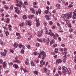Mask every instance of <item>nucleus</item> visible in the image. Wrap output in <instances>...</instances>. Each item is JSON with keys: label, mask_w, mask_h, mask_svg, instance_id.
<instances>
[{"label": "nucleus", "mask_w": 76, "mask_h": 76, "mask_svg": "<svg viewBox=\"0 0 76 76\" xmlns=\"http://www.w3.org/2000/svg\"><path fill=\"white\" fill-rule=\"evenodd\" d=\"M41 56H42V59L44 60L45 58V57H46V53L44 51H41L39 53L38 58H41Z\"/></svg>", "instance_id": "1"}, {"label": "nucleus", "mask_w": 76, "mask_h": 76, "mask_svg": "<svg viewBox=\"0 0 76 76\" xmlns=\"http://www.w3.org/2000/svg\"><path fill=\"white\" fill-rule=\"evenodd\" d=\"M62 60L61 59H56V64H58L59 63H61Z\"/></svg>", "instance_id": "2"}, {"label": "nucleus", "mask_w": 76, "mask_h": 76, "mask_svg": "<svg viewBox=\"0 0 76 76\" xmlns=\"http://www.w3.org/2000/svg\"><path fill=\"white\" fill-rule=\"evenodd\" d=\"M49 35H50L51 37H53V38L55 39H57V38L56 37L55 35H54V34L53 33V32H49Z\"/></svg>", "instance_id": "3"}, {"label": "nucleus", "mask_w": 76, "mask_h": 76, "mask_svg": "<svg viewBox=\"0 0 76 76\" xmlns=\"http://www.w3.org/2000/svg\"><path fill=\"white\" fill-rule=\"evenodd\" d=\"M26 24L27 25H28L29 26H31L32 24H31V22L29 20H26Z\"/></svg>", "instance_id": "4"}, {"label": "nucleus", "mask_w": 76, "mask_h": 76, "mask_svg": "<svg viewBox=\"0 0 76 76\" xmlns=\"http://www.w3.org/2000/svg\"><path fill=\"white\" fill-rule=\"evenodd\" d=\"M62 70L63 71H67V69L65 66H63L62 68Z\"/></svg>", "instance_id": "5"}, {"label": "nucleus", "mask_w": 76, "mask_h": 76, "mask_svg": "<svg viewBox=\"0 0 76 76\" xmlns=\"http://www.w3.org/2000/svg\"><path fill=\"white\" fill-rule=\"evenodd\" d=\"M13 62H15V63H21V61L19 60H13Z\"/></svg>", "instance_id": "6"}, {"label": "nucleus", "mask_w": 76, "mask_h": 76, "mask_svg": "<svg viewBox=\"0 0 76 76\" xmlns=\"http://www.w3.org/2000/svg\"><path fill=\"white\" fill-rule=\"evenodd\" d=\"M69 19V15H67L64 18V20L66 21L67 19Z\"/></svg>", "instance_id": "7"}, {"label": "nucleus", "mask_w": 76, "mask_h": 76, "mask_svg": "<svg viewBox=\"0 0 76 76\" xmlns=\"http://www.w3.org/2000/svg\"><path fill=\"white\" fill-rule=\"evenodd\" d=\"M40 63L42 65H44V64H45V61H44L43 60H42L40 61Z\"/></svg>", "instance_id": "8"}, {"label": "nucleus", "mask_w": 76, "mask_h": 76, "mask_svg": "<svg viewBox=\"0 0 76 76\" xmlns=\"http://www.w3.org/2000/svg\"><path fill=\"white\" fill-rule=\"evenodd\" d=\"M6 62L4 61L3 63V67L4 69L5 68V67H6Z\"/></svg>", "instance_id": "9"}, {"label": "nucleus", "mask_w": 76, "mask_h": 76, "mask_svg": "<svg viewBox=\"0 0 76 76\" xmlns=\"http://www.w3.org/2000/svg\"><path fill=\"white\" fill-rule=\"evenodd\" d=\"M30 10H31L32 11V13H33V14H35V10L33 9L32 7H31L30 8Z\"/></svg>", "instance_id": "10"}, {"label": "nucleus", "mask_w": 76, "mask_h": 76, "mask_svg": "<svg viewBox=\"0 0 76 76\" xmlns=\"http://www.w3.org/2000/svg\"><path fill=\"white\" fill-rule=\"evenodd\" d=\"M34 15H30L28 16V18L30 19H32V18H33L34 17Z\"/></svg>", "instance_id": "11"}, {"label": "nucleus", "mask_w": 76, "mask_h": 76, "mask_svg": "<svg viewBox=\"0 0 76 76\" xmlns=\"http://www.w3.org/2000/svg\"><path fill=\"white\" fill-rule=\"evenodd\" d=\"M50 41L49 38H47L46 39V42L48 45H49V42H50Z\"/></svg>", "instance_id": "12"}, {"label": "nucleus", "mask_w": 76, "mask_h": 76, "mask_svg": "<svg viewBox=\"0 0 76 76\" xmlns=\"http://www.w3.org/2000/svg\"><path fill=\"white\" fill-rule=\"evenodd\" d=\"M13 66L14 68H15V69H18V67H19V66H18L16 64H14L13 65Z\"/></svg>", "instance_id": "13"}, {"label": "nucleus", "mask_w": 76, "mask_h": 76, "mask_svg": "<svg viewBox=\"0 0 76 76\" xmlns=\"http://www.w3.org/2000/svg\"><path fill=\"white\" fill-rule=\"evenodd\" d=\"M14 46L15 48H17L18 46V44L17 43H15L14 44Z\"/></svg>", "instance_id": "14"}, {"label": "nucleus", "mask_w": 76, "mask_h": 76, "mask_svg": "<svg viewBox=\"0 0 76 76\" xmlns=\"http://www.w3.org/2000/svg\"><path fill=\"white\" fill-rule=\"evenodd\" d=\"M56 6L58 9H60V5L59 4H56Z\"/></svg>", "instance_id": "15"}, {"label": "nucleus", "mask_w": 76, "mask_h": 76, "mask_svg": "<svg viewBox=\"0 0 76 76\" xmlns=\"http://www.w3.org/2000/svg\"><path fill=\"white\" fill-rule=\"evenodd\" d=\"M1 55H2V56H3V57H4V56H6V53L4 52H1Z\"/></svg>", "instance_id": "16"}, {"label": "nucleus", "mask_w": 76, "mask_h": 76, "mask_svg": "<svg viewBox=\"0 0 76 76\" xmlns=\"http://www.w3.org/2000/svg\"><path fill=\"white\" fill-rule=\"evenodd\" d=\"M42 32H40L38 34V37H41V35H42Z\"/></svg>", "instance_id": "17"}, {"label": "nucleus", "mask_w": 76, "mask_h": 76, "mask_svg": "<svg viewBox=\"0 0 76 76\" xmlns=\"http://www.w3.org/2000/svg\"><path fill=\"white\" fill-rule=\"evenodd\" d=\"M45 17L48 20L50 19V18H49V16L48 15H45Z\"/></svg>", "instance_id": "18"}, {"label": "nucleus", "mask_w": 76, "mask_h": 76, "mask_svg": "<svg viewBox=\"0 0 76 76\" xmlns=\"http://www.w3.org/2000/svg\"><path fill=\"white\" fill-rule=\"evenodd\" d=\"M44 69L45 70V73H47V72H48V69H47V68L44 67Z\"/></svg>", "instance_id": "19"}, {"label": "nucleus", "mask_w": 76, "mask_h": 76, "mask_svg": "<svg viewBox=\"0 0 76 76\" xmlns=\"http://www.w3.org/2000/svg\"><path fill=\"white\" fill-rule=\"evenodd\" d=\"M23 19H26L27 18V17L26 16V15H24L23 16Z\"/></svg>", "instance_id": "20"}, {"label": "nucleus", "mask_w": 76, "mask_h": 76, "mask_svg": "<svg viewBox=\"0 0 76 76\" xmlns=\"http://www.w3.org/2000/svg\"><path fill=\"white\" fill-rule=\"evenodd\" d=\"M35 74H36L37 75H38L39 72L38 71H34V72Z\"/></svg>", "instance_id": "21"}, {"label": "nucleus", "mask_w": 76, "mask_h": 76, "mask_svg": "<svg viewBox=\"0 0 76 76\" xmlns=\"http://www.w3.org/2000/svg\"><path fill=\"white\" fill-rule=\"evenodd\" d=\"M67 14H63L62 15L61 17L62 18H64V17H66V16H67Z\"/></svg>", "instance_id": "22"}, {"label": "nucleus", "mask_w": 76, "mask_h": 76, "mask_svg": "<svg viewBox=\"0 0 76 76\" xmlns=\"http://www.w3.org/2000/svg\"><path fill=\"white\" fill-rule=\"evenodd\" d=\"M66 72H67V71H62V72L63 74L64 75H66Z\"/></svg>", "instance_id": "23"}, {"label": "nucleus", "mask_w": 76, "mask_h": 76, "mask_svg": "<svg viewBox=\"0 0 76 76\" xmlns=\"http://www.w3.org/2000/svg\"><path fill=\"white\" fill-rule=\"evenodd\" d=\"M55 52L56 53H58V49L56 48L55 50Z\"/></svg>", "instance_id": "24"}, {"label": "nucleus", "mask_w": 76, "mask_h": 76, "mask_svg": "<svg viewBox=\"0 0 76 76\" xmlns=\"http://www.w3.org/2000/svg\"><path fill=\"white\" fill-rule=\"evenodd\" d=\"M4 7L6 8V10H8L9 9V7L6 5L4 6Z\"/></svg>", "instance_id": "25"}, {"label": "nucleus", "mask_w": 76, "mask_h": 76, "mask_svg": "<svg viewBox=\"0 0 76 76\" xmlns=\"http://www.w3.org/2000/svg\"><path fill=\"white\" fill-rule=\"evenodd\" d=\"M13 6L11 5L10 7V9L11 10H13Z\"/></svg>", "instance_id": "26"}, {"label": "nucleus", "mask_w": 76, "mask_h": 76, "mask_svg": "<svg viewBox=\"0 0 76 76\" xmlns=\"http://www.w3.org/2000/svg\"><path fill=\"white\" fill-rule=\"evenodd\" d=\"M5 34H6V36H7L9 35V33L8 31H6L5 32Z\"/></svg>", "instance_id": "27"}, {"label": "nucleus", "mask_w": 76, "mask_h": 76, "mask_svg": "<svg viewBox=\"0 0 76 76\" xmlns=\"http://www.w3.org/2000/svg\"><path fill=\"white\" fill-rule=\"evenodd\" d=\"M20 53L21 54H24V50H22L20 52Z\"/></svg>", "instance_id": "28"}, {"label": "nucleus", "mask_w": 76, "mask_h": 76, "mask_svg": "<svg viewBox=\"0 0 76 76\" xmlns=\"http://www.w3.org/2000/svg\"><path fill=\"white\" fill-rule=\"evenodd\" d=\"M16 36H17L18 37H19L20 36V33L16 32Z\"/></svg>", "instance_id": "29"}, {"label": "nucleus", "mask_w": 76, "mask_h": 76, "mask_svg": "<svg viewBox=\"0 0 76 76\" xmlns=\"http://www.w3.org/2000/svg\"><path fill=\"white\" fill-rule=\"evenodd\" d=\"M31 63L32 66H35V64H34V63L33 62L31 61Z\"/></svg>", "instance_id": "30"}, {"label": "nucleus", "mask_w": 76, "mask_h": 76, "mask_svg": "<svg viewBox=\"0 0 76 76\" xmlns=\"http://www.w3.org/2000/svg\"><path fill=\"white\" fill-rule=\"evenodd\" d=\"M25 64L27 66H29V62L27 61H26L25 62Z\"/></svg>", "instance_id": "31"}, {"label": "nucleus", "mask_w": 76, "mask_h": 76, "mask_svg": "<svg viewBox=\"0 0 76 76\" xmlns=\"http://www.w3.org/2000/svg\"><path fill=\"white\" fill-rule=\"evenodd\" d=\"M40 25V24L39 23H37L36 24V26L37 27L39 26Z\"/></svg>", "instance_id": "32"}, {"label": "nucleus", "mask_w": 76, "mask_h": 76, "mask_svg": "<svg viewBox=\"0 0 76 76\" xmlns=\"http://www.w3.org/2000/svg\"><path fill=\"white\" fill-rule=\"evenodd\" d=\"M54 43V40H51L50 42V45H51V44H53Z\"/></svg>", "instance_id": "33"}, {"label": "nucleus", "mask_w": 76, "mask_h": 76, "mask_svg": "<svg viewBox=\"0 0 76 76\" xmlns=\"http://www.w3.org/2000/svg\"><path fill=\"white\" fill-rule=\"evenodd\" d=\"M67 71L68 72L69 74H70V73H71V71L70 69H69V70L68 69Z\"/></svg>", "instance_id": "34"}, {"label": "nucleus", "mask_w": 76, "mask_h": 76, "mask_svg": "<svg viewBox=\"0 0 76 76\" xmlns=\"http://www.w3.org/2000/svg\"><path fill=\"white\" fill-rule=\"evenodd\" d=\"M9 20H10V19L9 18H7V20L6 21V23H9Z\"/></svg>", "instance_id": "35"}, {"label": "nucleus", "mask_w": 76, "mask_h": 76, "mask_svg": "<svg viewBox=\"0 0 76 76\" xmlns=\"http://www.w3.org/2000/svg\"><path fill=\"white\" fill-rule=\"evenodd\" d=\"M16 6H19V7H20V8H21V7H22V6H20L19 4H16Z\"/></svg>", "instance_id": "36"}, {"label": "nucleus", "mask_w": 76, "mask_h": 76, "mask_svg": "<svg viewBox=\"0 0 76 76\" xmlns=\"http://www.w3.org/2000/svg\"><path fill=\"white\" fill-rule=\"evenodd\" d=\"M27 47L28 49H31V46H30V45H28L27 46Z\"/></svg>", "instance_id": "37"}, {"label": "nucleus", "mask_w": 76, "mask_h": 76, "mask_svg": "<svg viewBox=\"0 0 76 76\" xmlns=\"http://www.w3.org/2000/svg\"><path fill=\"white\" fill-rule=\"evenodd\" d=\"M73 19H76V16L73 15L72 16Z\"/></svg>", "instance_id": "38"}, {"label": "nucleus", "mask_w": 76, "mask_h": 76, "mask_svg": "<svg viewBox=\"0 0 76 76\" xmlns=\"http://www.w3.org/2000/svg\"><path fill=\"white\" fill-rule=\"evenodd\" d=\"M24 4H25L26 5H28V2H27V1H25L24 2Z\"/></svg>", "instance_id": "39"}, {"label": "nucleus", "mask_w": 76, "mask_h": 76, "mask_svg": "<svg viewBox=\"0 0 76 76\" xmlns=\"http://www.w3.org/2000/svg\"><path fill=\"white\" fill-rule=\"evenodd\" d=\"M37 40L38 41H39V42H42V40L41 39H39V38H37Z\"/></svg>", "instance_id": "40"}, {"label": "nucleus", "mask_w": 76, "mask_h": 76, "mask_svg": "<svg viewBox=\"0 0 76 76\" xmlns=\"http://www.w3.org/2000/svg\"><path fill=\"white\" fill-rule=\"evenodd\" d=\"M49 12V11H48V10H46L45 11V13L46 14H47V13H48Z\"/></svg>", "instance_id": "41"}, {"label": "nucleus", "mask_w": 76, "mask_h": 76, "mask_svg": "<svg viewBox=\"0 0 76 76\" xmlns=\"http://www.w3.org/2000/svg\"><path fill=\"white\" fill-rule=\"evenodd\" d=\"M10 52L12 53H14V51L13 50H11V49H10Z\"/></svg>", "instance_id": "42"}, {"label": "nucleus", "mask_w": 76, "mask_h": 76, "mask_svg": "<svg viewBox=\"0 0 76 76\" xmlns=\"http://www.w3.org/2000/svg\"><path fill=\"white\" fill-rule=\"evenodd\" d=\"M38 12H39V14H41V10L40 9L38 10Z\"/></svg>", "instance_id": "43"}, {"label": "nucleus", "mask_w": 76, "mask_h": 76, "mask_svg": "<svg viewBox=\"0 0 76 76\" xmlns=\"http://www.w3.org/2000/svg\"><path fill=\"white\" fill-rule=\"evenodd\" d=\"M0 44H1L2 45H3V41H0Z\"/></svg>", "instance_id": "44"}, {"label": "nucleus", "mask_w": 76, "mask_h": 76, "mask_svg": "<svg viewBox=\"0 0 76 76\" xmlns=\"http://www.w3.org/2000/svg\"><path fill=\"white\" fill-rule=\"evenodd\" d=\"M72 31H73V29L72 28H69V32H72Z\"/></svg>", "instance_id": "45"}, {"label": "nucleus", "mask_w": 76, "mask_h": 76, "mask_svg": "<svg viewBox=\"0 0 76 76\" xmlns=\"http://www.w3.org/2000/svg\"><path fill=\"white\" fill-rule=\"evenodd\" d=\"M19 4H20V5L21 6L22 5V2L20 1Z\"/></svg>", "instance_id": "46"}, {"label": "nucleus", "mask_w": 76, "mask_h": 76, "mask_svg": "<svg viewBox=\"0 0 76 76\" xmlns=\"http://www.w3.org/2000/svg\"><path fill=\"white\" fill-rule=\"evenodd\" d=\"M68 26V27H69V28H72V26H71V24H70V23L69 24Z\"/></svg>", "instance_id": "47"}, {"label": "nucleus", "mask_w": 76, "mask_h": 76, "mask_svg": "<svg viewBox=\"0 0 76 76\" xmlns=\"http://www.w3.org/2000/svg\"><path fill=\"white\" fill-rule=\"evenodd\" d=\"M36 22L37 23H39V19L36 18Z\"/></svg>", "instance_id": "48"}, {"label": "nucleus", "mask_w": 76, "mask_h": 76, "mask_svg": "<svg viewBox=\"0 0 76 76\" xmlns=\"http://www.w3.org/2000/svg\"><path fill=\"white\" fill-rule=\"evenodd\" d=\"M25 25L24 23H23L21 24L20 25V26H23V25Z\"/></svg>", "instance_id": "49"}, {"label": "nucleus", "mask_w": 76, "mask_h": 76, "mask_svg": "<svg viewBox=\"0 0 76 76\" xmlns=\"http://www.w3.org/2000/svg\"><path fill=\"white\" fill-rule=\"evenodd\" d=\"M34 55H37V52H34L33 53Z\"/></svg>", "instance_id": "50"}, {"label": "nucleus", "mask_w": 76, "mask_h": 76, "mask_svg": "<svg viewBox=\"0 0 76 76\" xmlns=\"http://www.w3.org/2000/svg\"><path fill=\"white\" fill-rule=\"evenodd\" d=\"M22 44H20L19 45V48H22Z\"/></svg>", "instance_id": "51"}, {"label": "nucleus", "mask_w": 76, "mask_h": 76, "mask_svg": "<svg viewBox=\"0 0 76 76\" xmlns=\"http://www.w3.org/2000/svg\"><path fill=\"white\" fill-rule=\"evenodd\" d=\"M69 16V17H70V18H72V14H67Z\"/></svg>", "instance_id": "52"}, {"label": "nucleus", "mask_w": 76, "mask_h": 76, "mask_svg": "<svg viewBox=\"0 0 76 76\" xmlns=\"http://www.w3.org/2000/svg\"><path fill=\"white\" fill-rule=\"evenodd\" d=\"M9 65H10V66H12V65H13V64L12 62H10L9 64Z\"/></svg>", "instance_id": "53"}, {"label": "nucleus", "mask_w": 76, "mask_h": 76, "mask_svg": "<svg viewBox=\"0 0 76 76\" xmlns=\"http://www.w3.org/2000/svg\"><path fill=\"white\" fill-rule=\"evenodd\" d=\"M66 58H64L63 59V62L64 63H66Z\"/></svg>", "instance_id": "54"}, {"label": "nucleus", "mask_w": 76, "mask_h": 76, "mask_svg": "<svg viewBox=\"0 0 76 76\" xmlns=\"http://www.w3.org/2000/svg\"><path fill=\"white\" fill-rule=\"evenodd\" d=\"M49 24L51 25H53V22H52V21H50L49 22Z\"/></svg>", "instance_id": "55"}, {"label": "nucleus", "mask_w": 76, "mask_h": 76, "mask_svg": "<svg viewBox=\"0 0 76 76\" xmlns=\"http://www.w3.org/2000/svg\"><path fill=\"white\" fill-rule=\"evenodd\" d=\"M73 16H76V13L75 12H73Z\"/></svg>", "instance_id": "56"}, {"label": "nucleus", "mask_w": 76, "mask_h": 76, "mask_svg": "<svg viewBox=\"0 0 76 76\" xmlns=\"http://www.w3.org/2000/svg\"><path fill=\"white\" fill-rule=\"evenodd\" d=\"M3 63V60L1 59H0V64Z\"/></svg>", "instance_id": "57"}, {"label": "nucleus", "mask_w": 76, "mask_h": 76, "mask_svg": "<svg viewBox=\"0 0 76 76\" xmlns=\"http://www.w3.org/2000/svg\"><path fill=\"white\" fill-rule=\"evenodd\" d=\"M58 73H59V75L61 74V72L60 71H58Z\"/></svg>", "instance_id": "58"}, {"label": "nucleus", "mask_w": 76, "mask_h": 76, "mask_svg": "<svg viewBox=\"0 0 76 76\" xmlns=\"http://www.w3.org/2000/svg\"><path fill=\"white\" fill-rule=\"evenodd\" d=\"M22 38V37L20 36L19 37H17V39H20V38Z\"/></svg>", "instance_id": "59"}, {"label": "nucleus", "mask_w": 76, "mask_h": 76, "mask_svg": "<svg viewBox=\"0 0 76 76\" xmlns=\"http://www.w3.org/2000/svg\"><path fill=\"white\" fill-rule=\"evenodd\" d=\"M36 46H37V47H39V43H37Z\"/></svg>", "instance_id": "60"}, {"label": "nucleus", "mask_w": 76, "mask_h": 76, "mask_svg": "<svg viewBox=\"0 0 76 76\" xmlns=\"http://www.w3.org/2000/svg\"><path fill=\"white\" fill-rule=\"evenodd\" d=\"M48 30H47L45 32V34H48Z\"/></svg>", "instance_id": "61"}, {"label": "nucleus", "mask_w": 76, "mask_h": 76, "mask_svg": "<svg viewBox=\"0 0 76 76\" xmlns=\"http://www.w3.org/2000/svg\"><path fill=\"white\" fill-rule=\"evenodd\" d=\"M76 22V21L75 20H72V23H75Z\"/></svg>", "instance_id": "62"}, {"label": "nucleus", "mask_w": 76, "mask_h": 76, "mask_svg": "<svg viewBox=\"0 0 76 76\" xmlns=\"http://www.w3.org/2000/svg\"><path fill=\"white\" fill-rule=\"evenodd\" d=\"M52 13H56V10H54L53 11Z\"/></svg>", "instance_id": "63"}, {"label": "nucleus", "mask_w": 76, "mask_h": 76, "mask_svg": "<svg viewBox=\"0 0 76 76\" xmlns=\"http://www.w3.org/2000/svg\"><path fill=\"white\" fill-rule=\"evenodd\" d=\"M56 28V26H53V27H52V28L53 29H54V28Z\"/></svg>", "instance_id": "64"}]
</instances>
